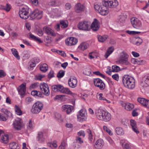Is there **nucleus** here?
Masks as SVG:
<instances>
[{
	"label": "nucleus",
	"instance_id": "obj_29",
	"mask_svg": "<svg viewBox=\"0 0 149 149\" xmlns=\"http://www.w3.org/2000/svg\"><path fill=\"white\" fill-rule=\"evenodd\" d=\"M1 111L7 117H12V113L8 110L5 108H3L1 109Z\"/></svg>",
	"mask_w": 149,
	"mask_h": 149
},
{
	"label": "nucleus",
	"instance_id": "obj_10",
	"mask_svg": "<svg viewBox=\"0 0 149 149\" xmlns=\"http://www.w3.org/2000/svg\"><path fill=\"white\" fill-rule=\"evenodd\" d=\"M13 125L15 129L17 130H21L23 126L22 121L19 118H17L15 120Z\"/></svg>",
	"mask_w": 149,
	"mask_h": 149
},
{
	"label": "nucleus",
	"instance_id": "obj_15",
	"mask_svg": "<svg viewBox=\"0 0 149 149\" xmlns=\"http://www.w3.org/2000/svg\"><path fill=\"white\" fill-rule=\"evenodd\" d=\"M65 42L67 45L72 46L76 45L78 42V40L75 38L70 37L65 40Z\"/></svg>",
	"mask_w": 149,
	"mask_h": 149
},
{
	"label": "nucleus",
	"instance_id": "obj_39",
	"mask_svg": "<svg viewBox=\"0 0 149 149\" xmlns=\"http://www.w3.org/2000/svg\"><path fill=\"white\" fill-rule=\"evenodd\" d=\"M9 147L11 149H19V146L18 144L15 142H12L10 143Z\"/></svg>",
	"mask_w": 149,
	"mask_h": 149
},
{
	"label": "nucleus",
	"instance_id": "obj_48",
	"mask_svg": "<svg viewBox=\"0 0 149 149\" xmlns=\"http://www.w3.org/2000/svg\"><path fill=\"white\" fill-rule=\"evenodd\" d=\"M84 73L87 75H90L91 74V70L88 68H86L84 72Z\"/></svg>",
	"mask_w": 149,
	"mask_h": 149
},
{
	"label": "nucleus",
	"instance_id": "obj_12",
	"mask_svg": "<svg viewBox=\"0 0 149 149\" xmlns=\"http://www.w3.org/2000/svg\"><path fill=\"white\" fill-rule=\"evenodd\" d=\"M89 25L87 22L81 21L77 25L78 28L79 29L84 31H88Z\"/></svg>",
	"mask_w": 149,
	"mask_h": 149
},
{
	"label": "nucleus",
	"instance_id": "obj_26",
	"mask_svg": "<svg viewBox=\"0 0 149 149\" xmlns=\"http://www.w3.org/2000/svg\"><path fill=\"white\" fill-rule=\"evenodd\" d=\"M118 63L129 65H130V63L128 61V58H119L118 61H117Z\"/></svg>",
	"mask_w": 149,
	"mask_h": 149
},
{
	"label": "nucleus",
	"instance_id": "obj_44",
	"mask_svg": "<svg viewBox=\"0 0 149 149\" xmlns=\"http://www.w3.org/2000/svg\"><path fill=\"white\" fill-rule=\"evenodd\" d=\"M65 71L62 70H60L58 73L57 76L58 78H61L64 75Z\"/></svg>",
	"mask_w": 149,
	"mask_h": 149
},
{
	"label": "nucleus",
	"instance_id": "obj_57",
	"mask_svg": "<svg viewBox=\"0 0 149 149\" xmlns=\"http://www.w3.org/2000/svg\"><path fill=\"white\" fill-rule=\"evenodd\" d=\"M103 94L102 93L99 94L97 95V98H98L100 100H106V99L102 97Z\"/></svg>",
	"mask_w": 149,
	"mask_h": 149
},
{
	"label": "nucleus",
	"instance_id": "obj_7",
	"mask_svg": "<svg viewBox=\"0 0 149 149\" xmlns=\"http://www.w3.org/2000/svg\"><path fill=\"white\" fill-rule=\"evenodd\" d=\"M30 16L32 19H40L42 16V11L39 10L38 9H35L30 14Z\"/></svg>",
	"mask_w": 149,
	"mask_h": 149
},
{
	"label": "nucleus",
	"instance_id": "obj_11",
	"mask_svg": "<svg viewBox=\"0 0 149 149\" xmlns=\"http://www.w3.org/2000/svg\"><path fill=\"white\" fill-rule=\"evenodd\" d=\"M94 83L95 86L99 87L100 90H103L105 88V85L104 83L100 79L96 78L94 79Z\"/></svg>",
	"mask_w": 149,
	"mask_h": 149
},
{
	"label": "nucleus",
	"instance_id": "obj_23",
	"mask_svg": "<svg viewBox=\"0 0 149 149\" xmlns=\"http://www.w3.org/2000/svg\"><path fill=\"white\" fill-rule=\"evenodd\" d=\"M131 62L133 64H137L139 65H143L146 63L145 61L141 60L139 58H132L131 59Z\"/></svg>",
	"mask_w": 149,
	"mask_h": 149
},
{
	"label": "nucleus",
	"instance_id": "obj_17",
	"mask_svg": "<svg viewBox=\"0 0 149 149\" xmlns=\"http://www.w3.org/2000/svg\"><path fill=\"white\" fill-rule=\"evenodd\" d=\"M43 30L49 35L53 36H56L54 31L49 27L45 26L43 28Z\"/></svg>",
	"mask_w": 149,
	"mask_h": 149
},
{
	"label": "nucleus",
	"instance_id": "obj_47",
	"mask_svg": "<svg viewBox=\"0 0 149 149\" xmlns=\"http://www.w3.org/2000/svg\"><path fill=\"white\" fill-rule=\"evenodd\" d=\"M112 71L113 72H117L120 70L119 67L117 65H113L112 66Z\"/></svg>",
	"mask_w": 149,
	"mask_h": 149
},
{
	"label": "nucleus",
	"instance_id": "obj_34",
	"mask_svg": "<svg viewBox=\"0 0 149 149\" xmlns=\"http://www.w3.org/2000/svg\"><path fill=\"white\" fill-rule=\"evenodd\" d=\"M8 136L7 134L1 137V141L4 143H8Z\"/></svg>",
	"mask_w": 149,
	"mask_h": 149
},
{
	"label": "nucleus",
	"instance_id": "obj_33",
	"mask_svg": "<svg viewBox=\"0 0 149 149\" xmlns=\"http://www.w3.org/2000/svg\"><path fill=\"white\" fill-rule=\"evenodd\" d=\"M115 131L116 133L118 135H122L124 134V131L121 127H117L115 129Z\"/></svg>",
	"mask_w": 149,
	"mask_h": 149
},
{
	"label": "nucleus",
	"instance_id": "obj_4",
	"mask_svg": "<svg viewBox=\"0 0 149 149\" xmlns=\"http://www.w3.org/2000/svg\"><path fill=\"white\" fill-rule=\"evenodd\" d=\"M53 91L56 92H60L72 95L73 96L74 94L72 93L69 89L67 88H64L63 86L61 85H54L52 86Z\"/></svg>",
	"mask_w": 149,
	"mask_h": 149
},
{
	"label": "nucleus",
	"instance_id": "obj_30",
	"mask_svg": "<svg viewBox=\"0 0 149 149\" xmlns=\"http://www.w3.org/2000/svg\"><path fill=\"white\" fill-rule=\"evenodd\" d=\"M114 50L113 47H109L107 50L106 54L104 55V57L106 58H107L113 52Z\"/></svg>",
	"mask_w": 149,
	"mask_h": 149
},
{
	"label": "nucleus",
	"instance_id": "obj_38",
	"mask_svg": "<svg viewBox=\"0 0 149 149\" xmlns=\"http://www.w3.org/2000/svg\"><path fill=\"white\" fill-rule=\"evenodd\" d=\"M87 47L88 45L85 42L82 43L78 47V48L79 49H81L83 51L86 49L87 48Z\"/></svg>",
	"mask_w": 149,
	"mask_h": 149
},
{
	"label": "nucleus",
	"instance_id": "obj_60",
	"mask_svg": "<svg viewBox=\"0 0 149 149\" xmlns=\"http://www.w3.org/2000/svg\"><path fill=\"white\" fill-rule=\"evenodd\" d=\"M33 125L31 120H29V123L28 125V128L31 129Z\"/></svg>",
	"mask_w": 149,
	"mask_h": 149
},
{
	"label": "nucleus",
	"instance_id": "obj_62",
	"mask_svg": "<svg viewBox=\"0 0 149 149\" xmlns=\"http://www.w3.org/2000/svg\"><path fill=\"white\" fill-rule=\"evenodd\" d=\"M40 59L38 58H33V62L35 63H37L40 62Z\"/></svg>",
	"mask_w": 149,
	"mask_h": 149
},
{
	"label": "nucleus",
	"instance_id": "obj_53",
	"mask_svg": "<svg viewBox=\"0 0 149 149\" xmlns=\"http://www.w3.org/2000/svg\"><path fill=\"white\" fill-rule=\"evenodd\" d=\"M76 140L77 142L81 144L83 143V140L81 139V138L79 136H77L76 137Z\"/></svg>",
	"mask_w": 149,
	"mask_h": 149
},
{
	"label": "nucleus",
	"instance_id": "obj_58",
	"mask_svg": "<svg viewBox=\"0 0 149 149\" xmlns=\"http://www.w3.org/2000/svg\"><path fill=\"white\" fill-rule=\"evenodd\" d=\"M71 4L69 3H66L65 5V8L67 10H70L71 8Z\"/></svg>",
	"mask_w": 149,
	"mask_h": 149
},
{
	"label": "nucleus",
	"instance_id": "obj_27",
	"mask_svg": "<svg viewBox=\"0 0 149 149\" xmlns=\"http://www.w3.org/2000/svg\"><path fill=\"white\" fill-rule=\"evenodd\" d=\"M137 100L142 105L146 107V106H147V102L149 100H146L144 98H138L137 99Z\"/></svg>",
	"mask_w": 149,
	"mask_h": 149
},
{
	"label": "nucleus",
	"instance_id": "obj_59",
	"mask_svg": "<svg viewBox=\"0 0 149 149\" xmlns=\"http://www.w3.org/2000/svg\"><path fill=\"white\" fill-rule=\"evenodd\" d=\"M112 77L113 79L118 81L119 79V77L118 74H115L112 76Z\"/></svg>",
	"mask_w": 149,
	"mask_h": 149
},
{
	"label": "nucleus",
	"instance_id": "obj_61",
	"mask_svg": "<svg viewBox=\"0 0 149 149\" xmlns=\"http://www.w3.org/2000/svg\"><path fill=\"white\" fill-rule=\"evenodd\" d=\"M6 75V74L4 73L3 70H0V77H4Z\"/></svg>",
	"mask_w": 149,
	"mask_h": 149
},
{
	"label": "nucleus",
	"instance_id": "obj_51",
	"mask_svg": "<svg viewBox=\"0 0 149 149\" xmlns=\"http://www.w3.org/2000/svg\"><path fill=\"white\" fill-rule=\"evenodd\" d=\"M55 118H56L57 120H58L59 122H61V116L60 114L58 113H55Z\"/></svg>",
	"mask_w": 149,
	"mask_h": 149
},
{
	"label": "nucleus",
	"instance_id": "obj_37",
	"mask_svg": "<svg viewBox=\"0 0 149 149\" xmlns=\"http://www.w3.org/2000/svg\"><path fill=\"white\" fill-rule=\"evenodd\" d=\"M48 65L46 63H44L40 65V70L44 72H46L48 70Z\"/></svg>",
	"mask_w": 149,
	"mask_h": 149
},
{
	"label": "nucleus",
	"instance_id": "obj_9",
	"mask_svg": "<svg viewBox=\"0 0 149 149\" xmlns=\"http://www.w3.org/2000/svg\"><path fill=\"white\" fill-rule=\"evenodd\" d=\"M40 90L44 95L47 96L49 95V90L47 84L44 83H41L40 85Z\"/></svg>",
	"mask_w": 149,
	"mask_h": 149
},
{
	"label": "nucleus",
	"instance_id": "obj_20",
	"mask_svg": "<svg viewBox=\"0 0 149 149\" xmlns=\"http://www.w3.org/2000/svg\"><path fill=\"white\" fill-rule=\"evenodd\" d=\"M73 109V107L70 105H65L63 106L62 108V111L66 112L67 114L70 113Z\"/></svg>",
	"mask_w": 149,
	"mask_h": 149
},
{
	"label": "nucleus",
	"instance_id": "obj_5",
	"mask_svg": "<svg viewBox=\"0 0 149 149\" xmlns=\"http://www.w3.org/2000/svg\"><path fill=\"white\" fill-rule=\"evenodd\" d=\"M43 104L40 102L38 101L33 105L31 109V112L33 114H38L42 109Z\"/></svg>",
	"mask_w": 149,
	"mask_h": 149
},
{
	"label": "nucleus",
	"instance_id": "obj_2",
	"mask_svg": "<svg viewBox=\"0 0 149 149\" xmlns=\"http://www.w3.org/2000/svg\"><path fill=\"white\" fill-rule=\"evenodd\" d=\"M95 114L97 118L105 122L109 121L111 119V114L107 111L100 109L95 111Z\"/></svg>",
	"mask_w": 149,
	"mask_h": 149
},
{
	"label": "nucleus",
	"instance_id": "obj_22",
	"mask_svg": "<svg viewBox=\"0 0 149 149\" xmlns=\"http://www.w3.org/2000/svg\"><path fill=\"white\" fill-rule=\"evenodd\" d=\"M104 145L103 141L100 139L98 140L95 143L94 145L95 148L97 149H101Z\"/></svg>",
	"mask_w": 149,
	"mask_h": 149
},
{
	"label": "nucleus",
	"instance_id": "obj_8",
	"mask_svg": "<svg viewBox=\"0 0 149 149\" xmlns=\"http://www.w3.org/2000/svg\"><path fill=\"white\" fill-rule=\"evenodd\" d=\"M86 110L82 109L79 111L77 114V118L80 121H83L86 120L87 118Z\"/></svg>",
	"mask_w": 149,
	"mask_h": 149
},
{
	"label": "nucleus",
	"instance_id": "obj_36",
	"mask_svg": "<svg viewBox=\"0 0 149 149\" xmlns=\"http://www.w3.org/2000/svg\"><path fill=\"white\" fill-rule=\"evenodd\" d=\"M15 111L16 114L19 116L22 114V111L19 106L15 105Z\"/></svg>",
	"mask_w": 149,
	"mask_h": 149
},
{
	"label": "nucleus",
	"instance_id": "obj_55",
	"mask_svg": "<svg viewBox=\"0 0 149 149\" xmlns=\"http://www.w3.org/2000/svg\"><path fill=\"white\" fill-rule=\"evenodd\" d=\"M137 40L136 43V44L137 45H139L142 43V40L141 38H137Z\"/></svg>",
	"mask_w": 149,
	"mask_h": 149
},
{
	"label": "nucleus",
	"instance_id": "obj_42",
	"mask_svg": "<svg viewBox=\"0 0 149 149\" xmlns=\"http://www.w3.org/2000/svg\"><path fill=\"white\" fill-rule=\"evenodd\" d=\"M33 99L30 97H26L25 99V102L27 104H31L33 102Z\"/></svg>",
	"mask_w": 149,
	"mask_h": 149
},
{
	"label": "nucleus",
	"instance_id": "obj_52",
	"mask_svg": "<svg viewBox=\"0 0 149 149\" xmlns=\"http://www.w3.org/2000/svg\"><path fill=\"white\" fill-rule=\"evenodd\" d=\"M36 66L35 63L33 61L30 64L29 66L28 67V68L30 70H32L33 69V68Z\"/></svg>",
	"mask_w": 149,
	"mask_h": 149
},
{
	"label": "nucleus",
	"instance_id": "obj_24",
	"mask_svg": "<svg viewBox=\"0 0 149 149\" xmlns=\"http://www.w3.org/2000/svg\"><path fill=\"white\" fill-rule=\"evenodd\" d=\"M130 121V124L133 130L136 133H139V131L138 130V128L137 127L135 121L133 120H131Z\"/></svg>",
	"mask_w": 149,
	"mask_h": 149
},
{
	"label": "nucleus",
	"instance_id": "obj_19",
	"mask_svg": "<svg viewBox=\"0 0 149 149\" xmlns=\"http://www.w3.org/2000/svg\"><path fill=\"white\" fill-rule=\"evenodd\" d=\"M74 9L76 12L79 13L84 11L85 7L83 4L78 3L75 5Z\"/></svg>",
	"mask_w": 149,
	"mask_h": 149
},
{
	"label": "nucleus",
	"instance_id": "obj_41",
	"mask_svg": "<svg viewBox=\"0 0 149 149\" xmlns=\"http://www.w3.org/2000/svg\"><path fill=\"white\" fill-rule=\"evenodd\" d=\"M125 17L124 15H121L118 16V20L120 23H123L125 22Z\"/></svg>",
	"mask_w": 149,
	"mask_h": 149
},
{
	"label": "nucleus",
	"instance_id": "obj_31",
	"mask_svg": "<svg viewBox=\"0 0 149 149\" xmlns=\"http://www.w3.org/2000/svg\"><path fill=\"white\" fill-rule=\"evenodd\" d=\"M125 109L127 111H130L134 108L133 104L129 103H125Z\"/></svg>",
	"mask_w": 149,
	"mask_h": 149
},
{
	"label": "nucleus",
	"instance_id": "obj_16",
	"mask_svg": "<svg viewBox=\"0 0 149 149\" xmlns=\"http://www.w3.org/2000/svg\"><path fill=\"white\" fill-rule=\"evenodd\" d=\"M77 83L76 78L74 76L72 77L68 81V84L70 87L71 88H74L76 87Z\"/></svg>",
	"mask_w": 149,
	"mask_h": 149
},
{
	"label": "nucleus",
	"instance_id": "obj_1",
	"mask_svg": "<svg viewBox=\"0 0 149 149\" xmlns=\"http://www.w3.org/2000/svg\"><path fill=\"white\" fill-rule=\"evenodd\" d=\"M118 4V2L117 0H104L102 1V4L99 3H95L94 7L96 11L103 15H105L109 12L107 10L108 7L114 8Z\"/></svg>",
	"mask_w": 149,
	"mask_h": 149
},
{
	"label": "nucleus",
	"instance_id": "obj_35",
	"mask_svg": "<svg viewBox=\"0 0 149 149\" xmlns=\"http://www.w3.org/2000/svg\"><path fill=\"white\" fill-rule=\"evenodd\" d=\"M60 24L62 28H65L68 26V22L66 20H62L60 21Z\"/></svg>",
	"mask_w": 149,
	"mask_h": 149
},
{
	"label": "nucleus",
	"instance_id": "obj_45",
	"mask_svg": "<svg viewBox=\"0 0 149 149\" xmlns=\"http://www.w3.org/2000/svg\"><path fill=\"white\" fill-rule=\"evenodd\" d=\"M129 56L127 54L124 52L120 53L119 58H128Z\"/></svg>",
	"mask_w": 149,
	"mask_h": 149
},
{
	"label": "nucleus",
	"instance_id": "obj_43",
	"mask_svg": "<svg viewBox=\"0 0 149 149\" xmlns=\"http://www.w3.org/2000/svg\"><path fill=\"white\" fill-rule=\"evenodd\" d=\"M0 8L1 9L7 11H8L10 9V5L8 4H6V6L1 5Z\"/></svg>",
	"mask_w": 149,
	"mask_h": 149
},
{
	"label": "nucleus",
	"instance_id": "obj_49",
	"mask_svg": "<svg viewBox=\"0 0 149 149\" xmlns=\"http://www.w3.org/2000/svg\"><path fill=\"white\" fill-rule=\"evenodd\" d=\"M103 129L104 130L106 131L110 135H112V133L111 130L108 128L106 126H104L103 127Z\"/></svg>",
	"mask_w": 149,
	"mask_h": 149
},
{
	"label": "nucleus",
	"instance_id": "obj_28",
	"mask_svg": "<svg viewBox=\"0 0 149 149\" xmlns=\"http://www.w3.org/2000/svg\"><path fill=\"white\" fill-rule=\"evenodd\" d=\"M108 36L107 35L103 36L97 35V37L99 42H103L105 41L108 38Z\"/></svg>",
	"mask_w": 149,
	"mask_h": 149
},
{
	"label": "nucleus",
	"instance_id": "obj_54",
	"mask_svg": "<svg viewBox=\"0 0 149 149\" xmlns=\"http://www.w3.org/2000/svg\"><path fill=\"white\" fill-rule=\"evenodd\" d=\"M77 134L78 136H82L83 137H85V133L83 130H81L77 133Z\"/></svg>",
	"mask_w": 149,
	"mask_h": 149
},
{
	"label": "nucleus",
	"instance_id": "obj_40",
	"mask_svg": "<svg viewBox=\"0 0 149 149\" xmlns=\"http://www.w3.org/2000/svg\"><path fill=\"white\" fill-rule=\"evenodd\" d=\"M11 51L12 54L16 58L18 59H20V57L18 55V52L16 49L14 48L12 49Z\"/></svg>",
	"mask_w": 149,
	"mask_h": 149
},
{
	"label": "nucleus",
	"instance_id": "obj_50",
	"mask_svg": "<svg viewBox=\"0 0 149 149\" xmlns=\"http://www.w3.org/2000/svg\"><path fill=\"white\" fill-rule=\"evenodd\" d=\"M66 145V143L65 141H63L59 147V149H64Z\"/></svg>",
	"mask_w": 149,
	"mask_h": 149
},
{
	"label": "nucleus",
	"instance_id": "obj_18",
	"mask_svg": "<svg viewBox=\"0 0 149 149\" xmlns=\"http://www.w3.org/2000/svg\"><path fill=\"white\" fill-rule=\"evenodd\" d=\"M141 85L145 87L149 86V74L145 76L142 78Z\"/></svg>",
	"mask_w": 149,
	"mask_h": 149
},
{
	"label": "nucleus",
	"instance_id": "obj_14",
	"mask_svg": "<svg viewBox=\"0 0 149 149\" xmlns=\"http://www.w3.org/2000/svg\"><path fill=\"white\" fill-rule=\"evenodd\" d=\"M17 91L21 97L23 98L26 92V84L24 83L22 84L17 88Z\"/></svg>",
	"mask_w": 149,
	"mask_h": 149
},
{
	"label": "nucleus",
	"instance_id": "obj_21",
	"mask_svg": "<svg viewBox=\"0 0 149 149\" xmlns=\"http://www.w3.org/2000/svg\"><path fill=\"white\" fill-rule=\"evenodd\" d=\"M92 29L94 31H97L100 27L99 22L96 19H95L91 25Z\"/></svg>",
	"mask_w": 149,
	"mask_h": 149
},
{
	"label": "nucleus",
	"instance_id": "obj_46",
	"mask_svg": "<svg viewBox=\"0 0 149 149\" xmlns=\"http://www.w3.org/2000/svg\"><path fill=\"white\" fill-rule=\"evenodd\" d=\"M54 52H56L57 54L61 55L63 57L66 56L65 52L63 51L55 50Z\"/></svg>",
	"mask_w": 149,
	"mask_h": 149
},
{
	"label": "nucleus",
	"instance_id": "obj_6",
	"mask_svg": "<svg viewBox=\"0 0 149 149\" xmlns=\"http://www.w3.org/2000/svg\"><path fill=\"white\" fill-rule=\"evenodd\" d=\"M29 10V9L26 6H24L21 8L19 13L20 17L24 19H27L30 16Z\"/></svg>",
	"mask_w": 149,
	"mask_h": 149
},
{
	"label": "nucleus",
	"instance_id": "obj_3",
	"mask_svg": "<svg viewBox=\"0 0 149 149\" xmlns=\"http://www.w3.org/2000/svg\"><path fill=\"white\" fill-rule=\"evenodd\" d=\"M122 81L123 84L126 88L132 89L135 87V80L133 77L125 75L123 76Z\"/></svg>",
	"mask_w": 149,
	"mask_h": 149
},
{
	"label": "nucleus",
	"instance_id": "obj_13",
	"mask_svg": "<svg viewBox=\"0 0 149 149\" xmlns=\"http://www.w3.org/2000/svg\"><path fill=\"white\" fill-rule=\"evenodd\" d=\"M132 24L134 27L137 29L140 28L141 26V23L138 19L132 18L131 19Z\"/></svg>",
	"mask_w": 149,
	"mask_h": 149
},
{
	"label": "nucleus",
	"instance_id": "obj_56",
	"mask_svg": "<svg viewBox=\"0 0 149 149\" xmlns=\"http://www.w3.org/2000/svg\"><path fill=\"white\" fill-rule=\"evenodd\" d=\"M54 77V71L51 70L48 74V78H51Z\"/></svg>",
	"mask_w": 149,
	"mask_h": 149
},
{
	"label": "nucleus",
	"instance_id": "obj_32",
	"mask_svg": "<svg viewBox=\"0 0 149 149\" xmlns=\"http://www.w3.org/2000/svg\"><path fill=\"white\" fill-rule=\"evenodd\" d=\"M29 36L30 38L38 42L39 43H41L43 42V41L41 40L40 39L37 38L36 36L32 35L31 33L30 34Z\"/></svg>",
	"mask_w": 149,
	"mask_h": 149
},
{
	"label": "nucleus",
	"instance_id": "obj_63",
	"mask_svg": "<svg viewBox=\"0 0 149 149\" xmlns=\"http://www.w3.org/2000/svg\"><path fill=\"white\" fill-rule=\"evenodd\" d=\"M122 146L126 149H129L130 148L129 144L127 143H123Z\"/></svg>",
	"mask_w": 149,
	"mask_h": 149
},
{
	"label": "nucleus",
	"instance_id": "obj_64",
	"mask_svg": "<svg viewBox=\"0 0 149 149\" xmlns=\"http://www.w3.org/2000/svg\"><path fill=\"white\" fill-rule=\"evenodd\" d=\"M11 36L14 38H16L18 36V34L15 32H12L11 33Z\"/></svg>",
	"mask_w": 149,
	"mask_h": 149
},
{
	"label": "nucleus",
	"instance_id": "obj_25",
	"mask_svg": "<svg viewBox=\"0 0 149 149\" xmlns=\"http://www.w3.org/2000/svg\"><path fill=\"white\" fill-rule=\"evenodd\" d=\"M37 139V140L40 143L44 141L45 140V138L43 136V133L41 132H38Z\"/></svg>",
	"mask_w": 149,
	"mask_h": 149
}]
</instances>
